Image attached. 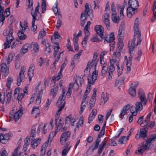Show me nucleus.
<instances>
[{
  "label": "nucleus",
  "mask_w": 156,
  "mask_h": 156,
  "mask_svg": "<svg viewBox=\"0 0 156 156\" xmlns=\"http://www.w3.org/2000/svg\"><path fill=\"white\" fill-rule=\"evenodd\" d=\"M85 10L82 13L80 19L81 21V25L83 27L85 25L87 19V16H90L91 20L93 18V11L89 7V5L87 3H86L85 5Z\"/></svg>",
  "instance_id": "nucleus-1"
},
{
  "label": "nucleus",
  "mask_w": 156,
  "mask_h": 156,
  "mask_svg": "<svg viewBox=\"0 0 156 156\" xmlns=\"http://www.w3.org/2000/svg\"><path fill=\"white\" fill-rule=\"evenodd\" d=\"M98 75V72L96 70L94 71L92 75H89L87 77L88 85L87 87V89L85 92L86 93H89L90 90L91 84H93L97 79Z\"/></svg>",
  "instance_id": "nucleus-2"
},
{
  "label": "nucleus",
  "mask_w": 156,
  "mask_h": 156,
  "mask_svg": "<svg viewBox=\"0 0 156 156\" xmlns=\"http://www.w3.org/2000/svg\"><path fill=\"white\" fill-rule=\"evenodd\" d=\"M138 25L139 24H134L133 28L134 35V38L132 41H133V42H135L136 40V45L140 44L142 40L141 38V32L139 30Z\"/></svg>",
  "instance_id": "nucleus-3"
},
{
  "label": "nucleus",
  "mask_w": 156,
  "mask_h": 156,
  "mask_svg": "<svg viewBox=\"0 0 156 156\" xmlns=\"http://www.w3.org/2000/svg\"><path fill=\"white\" fill-rule=\"evenodd\" d=\"M65 90L63 89L62 90V93L60 96L56 103V105H58V106L61 105L57 111L58 112H60L64 108L66 103L65 101L66 99V97L65 96Z\"/></svg>",
  "instance_id": "nucleus-4"
},
{
  "label": "nucleus",
  "mask_w": 156,
  "mask_h": 156,
  "mask_svg": "<svg viewBox=\"0 0 156 156\" xmlns=\"http://www.w3.org/2000/svg\"><path fill=\"white\" fill-rule=\"evenodd\" d=\"M26 70V68L24 66H22L21 70L19 73V76L17 78V85L20 86L21 84V82H22L24 76V73Z\"/></svg>",
  "instance_id": "nucleus-5"
},
{
  "label": "nucleus",
  "mask_w": 156,
  "mask_h": 156,
  "mask_svg": "<svg viewBox=\"0 0 156 156\" xmlns=\"http://www.w3.org/2000/svg\"><path fill=\"white\" fill-rule=\"evenodd\" d=\"M60 47L59 46L55 47L54 48V51L53 55V57L55 58L57 60H59L61 56H62L63 55L64 51L59 52Z\"/></svg>",
  "instance_id": "nucleus-6"
},
{
  "label": "nucleus",
  "mask_w": 156,
  "mask_h": 156,
  "mask_svg": "<svg viewBox=\"0 0 156 156\" xmlns=\"http://www.w3.org/2000/svg\"><path fill=\"white\" fill-rule=\"evenodd\" d=\"M23 111L22 110V107L20 108L17 112L13 114H12V112H10V117L12 118H13L16 122L22 116L23 114Z\"/></svg>",
  "instance_id": "nucleus-7"
},
{
  "label": "nucleus",
  "mask_w": 156,
  "mask_h": 156,
  "mask_svg": "<svg viewBox=\"0 0 156 156\" xmlns=\"http://www.w3.org/2000/svg\"><path fill=\"white\" fill-rule=\"evenodd\" d=\"M71 132L70 131H66L63 133L60 137V142L61 144H63L68 140L70 137Z\"/></svg>",
  "instance_id": "nucleus-8"
},
{
  "label": "nucleus",
  "mask_w": 156,
  "mask_h": 156,
  "mask_svg": "<svg viewBox=\"0 0 156 156\" xmlns=\"http://www.w3.org/2000/svg\"><path fill=\"white\" fill-rule=\"evenodd\" d=\"M147 129L146 128H144L141 129L139 134H136L135 136V138L137 140L139 139L140 138L144 139L147 137Z\"/></svg>",
  "instance_id": "nucleus-9"
},
{
  "label": "nucleus",
  "mask_w": 156,
  "mask_h": 156,
  "mask_svg": "<svg viewBox=\"0 0 156 156\" xmlns=\"http://www.w3.org/2000/svg\"><path fill=\"white\" fill-rule=\"evenodd\" d=\"M151 144L148 140L146 141L145 143H143L141 148L138 149L136 153L138 154H140L143 153L144 151L149 149Z\"/></svg>",
  "instance_id": "nucleus-10"
},
{
  "label": "nucleus",
  "mask_w": 156,
  "mask_h": 156,
  "mask_svg": "<svg viewBox=\"0 0 156 156\" xmlns=\"http://www.w3.org/2000/svg\"><path fill=\"white\" fill-rule=\"evenodd\" d=\"M135 46V42H133L132 41L130 45H129L128 46L129 50V54H130V56L129 57V61H127V63H131V61L133 58V56L132 54L133 53V51L134 50V47Z\"/></svg>",
  "instance_id": "nucleus-11"
},
{
  "label": "nucleus",
  "mask_w": 156,
  "mask_h": 156,
  "mask_svg": "<svg viewBox=\"0 0 156 156\" xmlns=\"http://www.w3.org/2000/svg\"><path fill=\"white\" fill-rule=\"evenodd\" d=\"M54 132H51L49 135V139H48L47 141L44 143L42 146L41 147L42 151H46V148L48 146L49 144H51L52 139L54 137Z\"/></svg>",
  "instance_id": "nucleus-12"
},
{
  "label": "nucleus",
  "mask_w": 156,
  "mask_h": 156,
  "mask_svg": "<svg viewBox=\"0 0 156 156\" xmlns=\"http://www.w3.org/2000/svg\"><path fill=\"white\" fill-rule=\"evenodd\" d=\"M121 53L119 51H116L114 52L112 55V59L110 60L112 63H115L116 61H119L120 59Z\"/></svg>",
  "instance_id": "nucleus-13"
},
{
  "label": "nucleus",
  "mask_w": 156,
  "mask_h": 156,
  "mask_svg": "<svg viewBox=\"0 0 156 156\" xmlns=\"http://www.w3.org/2000/svg\"><path fill=\"white\" fill-rule=\"evenodd\" d=\"M76 120L75 116L72 115H70L66 118V124L69 125L71 124L74 126L73 123H74Z\"/></svg>",
  "instance_id": "nucleus-14"
},
{
  "label": "nucleus",
  "mask_w": 156,
  "mask_h": 156,
  "mask_svg": "<svg viewBox=\"0 0 156 156\" xmlns=\"http://www.w3.org/2000/svg\"><path fill=\"white\" fill-rule=\"evenodd\" d=\"M70 143L69 142H67L63 148L62 151V156H66L69 150L72 146L71 145H70Z\"/></svg>",
  "instance_id": "nucleus-15"
},
{
  "label": "nucleus",
  "mask_w": 156,
  "mask_h": 156,
  "mask_svg": "<svg viewBox=\"0 0 156 156\" xmlns=\"http://www.w3.org/2000/svg\"><path fill=\"white\" fill-rule=\"evenodd\" d=\"M1 72L3 73L5 77L9 73V68L5 63H2L1 65Z\"/></svg>",
  "instance_id": "nucleus-16"
},
{
  "label": "nucleus",
  "mask_w": 156,
  "mask_h": 156,
  "mask_svg": "<svg viewBox=\"0 0 156 156\" xmlns=\"http://www.w3.org/2000/svg\"><path fill=\"white\" fill-rule=\"evenodd\" d=\"M137 9L133 8L132 7H128L127 9V16L128 17L131 18L135 13L137 12Z\"/></svg>",
  "instance_id": "nucleus-17"
},
{
  "label": "nucleus",
  "mask_w": 156,
  "mask_h": 156,
  "mask_svg": "<svg viewBox=\"0 0 156 156\" xmlns=\"http://www.w3.org/2000/svg\"><path fill=\"white\" fill-rule=\"evenodd\" d=\"M94 29L97 34H98L102 38L104 32L103 27L101 26L97 25L95 26Z\"/></svg>",
  "instance_id": "nucleus-18"
},
{
  "label": "nucleus",
  "mask_w": 156,
  "mask_h": 156,
  "mask_svg": "<svg viewBox=\"0 0 156 156\" xmlns=\"http://www.w3.org/2000/svg\"><path fill=\"white\" fill-rule=\"evenodd\" d=\"M97 63L98 62H97L92 61V60L89 61L87 64V66L85 70V71H89L91 68L93 67L95 69V70L94 71L96 70L97 71L96 69V66Z\"/></svg>",
  "instance_id": "nucleus-19"
},
{
  "label": "nucleus",
  "mask_w": 156,
  "mask_h": 156,
  "mask_svg": "<svg viewBox=\"0 0 156 156\" xmlns=\"http://www.w3.org/2000/svg\"><path fill=\"white\" fill-rule=\"evenodd\" d=\"M32 47L31 44H27L23 45L22 48L20 50V54L23 55L27 52Z\"/></svg>",
  "instance_id": "nucleus-20"
},
{
  "label": "nucleus",
  "mask_w": 156,
  "mask_h": 156,
  "mask_svg": "<svg viewBox=\"0 0 156 156\" xmlns=\"http://www.w3.org/2000/svg\"><path fill=\"white\" fill-rule=\"evenodd\" d=\"M130 105L128 104L124 106L121 111L120 115L121 116V118L122 119L125 114L127 112L128 110L130 108Z\"/></svg>",
  "instance_id": "nucleus-21"
},
{
  "label": "nucleus",
  "mask_w": 156,
  "mask_h": 156,
  "mask_svg": "<svg viewBox=\"0 0 156 156\" xmlns=\"http://www.w3.org/2000/svg\"><path fill=\"white\" fill-rule=\"evenodd\" d=\"M124 30L122 27L120 26L118 34V40L123 41L124 36Z\"/></svg>",
  "instance_id": "nucleus-22"
},
{
  "label": "nucleus",
  "mask_w": 156,
  "mask_h": 156,
  "mask_svg": "<svg viewBox=\"0 0 156 156\" xmlns=\"http://www.w3.org/2000/svg\"><path fill=\"white\" fill-rule=\"evenodd\" d=\"M129 7L137 9L139 6L138 2L137 0H129Z\"/></svg>",
  "instance_id": "nucleus-23"
},
{
  "label": "nucleus",
  "mask_w": 156,
  "mask_h": 156,
  "mask_svg": "<svg viewBox=\"0 0 156 156\" xmlns=\"http://www.w3.org/2000/svg\"><path fill=\"white\" fill-rule=\"evenodd\" d=\"M66 63L64 62L61 66L60 71L58 73V75L55 78V80H58L62 77V72L65 67L66 66Z\"/></svg>",
  "instance_id": "nucleus-24"
},
{
  "label": "nucleus",
  "mask_w": 156,
  "mask_h": 156,
  "mask_svg": "<svg viewBox=\"0 0 156 156\" xmlns=\"http://www.w3.org/2000/svg\"><path fill=\"white\" fill-rule=\"evenodd\" d=\"M40 112V111L39 107L38 106L34 107L32 109L31 114L33 116L36 118L39 115Z\"/></svg>",
  "instance_id": "nucleus-25"
},
{
  "label": "nucleus",
  "mask_w": 156,
  "mask_h": 156,
  "mask_svg": "<svg viewBox=\"0 0 156 156\" xmlns=\"http://www.w3.org/2000/svg\"><path fill=\"white\" fill-rule=\"evenodd\" d=\"M13 30L10 29L9 31V33L6 37V41L7 43L10 44L14 39L12 36Z\"/></svg>",
  "instance_id": "nucleus-26"
},
{
  "label": "nucleus",
  "mask_w": 156,
  "mask_h": 156,
  "mask_svg": "<svg viewBox=\"0 0 156 156\" xmlns=\"http://www.w3.org/2000/svg\"><path fill=\"white\" fill-rule=\"evenodd\" d=\"M115 39L114 34V33H112L108 35L105 39V42L111 43Z\"/></svg>",
  "instance_id": "nucleus-27"
},
{
  "label": "nucleus",
  "mask_w": 156,
  "mask_h": 156,
  "mask_svg": "<svg viewBox=\"0 0 156 156\" xmlns=\"http://www.w3.org/2000/svg\"><path fill=\"white\" fill-rule=\"evenodd\" d=\"M97 111L96 109L92 110L91 112L90 113L88 118V122L89 123H90L95 118V117L97 114Z\"/></svg>",
  "instance_id": "nucleus-28"
},
{
  "label": "nucleus",
  "mask_w": 156,
  "mask_h": 156,
  "mask_svg": "<svg viewBox=\"0 0 156 156\" xmlns=\"http://www.w3.org/2000/svg\"><path fill=\"white\" fill-rule=\"evenodd\" d=\"M41 140V139L40 138L35 139L32 138L31 142V145L32 147L34 149L35 148V147H36L40 143Z\"/></svg>",
  "instance_id": "nucleus-29"
},
{
  "label": "nucleus",
  "mask_w": 156,
  "mask_h": 156,
  "mask_svg": "<svg viewBox=\"0 0 156 156\" xmlns=\"http://www.w3.org/2000/svg\"><path fill=\"white\" fill-rule=\"evenodd\" d=\"M58 86H55L51 90L50 95V96H52L51 98L52 99H54L55 97L56 96L58 91Z\"/></svg>",
  "instance_id": "nucleus-30"
},
{
  "label": "nucleus",
  "mask_w": 156,
  "mask_h": 156,
  "mask_svg": "<svg viewBox=\"0 0 156 156\" xmlns=\"http://www.w3.org/2000/svg\"><path fill=\"white\" fill-rule=\"evenodd\" d=\"M27 87H26L23 89V93H20L19 94L17 97V99L18 101H20L24 97V95H27V94L28 91L27 90Z\"/></svg>",
  "instance_id": "nucleus-31"
},
{
  "label": "nucleus",
  "mask_w": 156,
  "mask_h": 156,
  "mask_svg": "<svg viewBox=\"0 0 156 156\" xmlns=\"http://www.w3.org/2000/svg\"><path fill=\"white\" fill-rule=\"evenodd\" d=\"M153 16L151 18V20L154 22L156 20V1H154L153 5Z\"/></svg>",
  "instance_id": "nucleus-32"
},
{
  "label": "nucleus",
  "mask_w": 156,
  "mask_h": 156,
  "mask_svg": "<svg viewBox=\"0 0 156 156\" xmlns=\"http://www.w3.org/2000/svg\"><path fill=\"white\" fill-rule=\"evenodd\" d=\"M112 20L113 22L116 23H118L119 22L120 19L119 16H116V13L113 12L112 14Z\"/></svg>",
  "instance_id": "nucleus-33"
},
{
  "label": "nucleus",
  "mask_w": 156,
  "mask_h": 156,
  "mask_svg": "<svg viewBox=\"0 0 156 156\" xmlns=\"http://www.w3.org/2000/svg\"><path fill=\"white\" fill-rule=\"evenodd\" d=\"M42 90V89H41L36 99L35 104L37 105L40 104L41 103V98L43 93Z\"/></svg>",
  "instance_id": "nucleus-34"
},
{
  "label": "nucleus",
  "mask_w": 156,
  "mask_h": 156,
  "mask_svg": "<svg viewBox=\"0 0 156 156\" xmlns=\"http://www.w3.org/2000/svg\"><path fill=\"white\" fill-rule=\"evenodd\" d=\"M136 107H134V109L136 111L140 112L143 109V105L141 102L138 101L136 103Z\"/></svg>",
  "instance_id": "nucleus-35"
},
{
  "label": "nucleus",
  "mask_w": 156,
  "mask_h": 156,
  "mask_svg": "<svg viewBox=\"0 0 156 156\" xmlns=\"http://www.w3.org/2000/svg\"><path fill=\"white\" fill-rule=\"evenodd\" d=\"M108 66L107 64H103L101 71L102 76H104L105 75L108 70Z\"/></svg>",
  "instance_id": "nucleus-36"
},
{
  "label": "nucleus",
  "mask_w": 156,
  "mask_h": 156,
  "mask_svg": "<svg viewBox=\"0 0 156 156\" xmlns=\"http://www.w3.org/2000/svg\"><path fill=\"white\" fill-rule=\"evenodd\" d=\"M37 125L35 124L32 128L31 130V133L30 134V137L34 138L35 137V136L36 134V127Z\"/></svg>",
  "instance_id": "nucleus-37"
},
{
  "label": "nucleus",
  "mask_w": 156,
  "mask_h": 156,
  "mask_svg": "<svg viewBox=\"0 0 156 156\" xmlns=\"http://www.w3.org/2000/svg\"><path fill=\"white\" fill-rule=\"evenodd\" d=\"M18 35L20 40H24L27 38V36L23 33V31L19 30L18 33Z\"/></svg>",
  "instance_id": "nucleus-38"
},
{
  "label": "nucleus",
  "mask_w": 156,
  "mask_h": 156,
  "mask_svg": "<svg viewBox=\"0 0 156 156\" xmlns=\"http://www.w3.org/2000/svg\"><path fill=\"white\" fill-rule=\"evenodd\" d=\"M40 6L38 4V6H37L35 8V11H34V12H31V14L33 17V18L34 17L36 19V17L37 16V14L39 13V9Z\"/></svg>",
  "instance_id": "nucleus-39"
},
{
  "label": "nucleus",
  "mask_w": 156,
  "mask_h": 156,
  "mask_svg": "<svg viewBox=\"0 0 156 156\" xmlns=\"http://www.w3.org/2000/svg\"><path fill=\"white\" fill-rule=\"evenodd\" d=\"M123 41L118 40V46L117 48L116 51H119V52L121 51L123 46Z\"/></svg>",
  "instance_id": "nucleus-40"
},
{
  "label": "nucleus",
  "mask_w": 156,
  "mask_h": 156,
  "mask_svg": "<svg viewBox=\"0 0 156 156\" xmlns=\"http://www.w3.org/2000/svg\"><path fill=\"white\" fill-rule=\"evenodd\" d=\"M134 106H130V110L132 114V116H136L137 115L138 112H140L136 111V109H134Z\"/></svg>",
  "instance_id": "nucleus-41"
},
{
  "label": "nucleus",
  "mask_w": 156,
  "mask_h": 156,
  "mask_svg": "<svg viewBox=\"0 0 156 156\" xmlns=\"http://www.w3.org/2000/svg\"><path fill=\"white\" fill-rule=\"evenodd\" d=\"M45 54L46 55L50 53L51 49L50 47L51 45L49 43L47 42L45 44Z\"/></svg>",
  "instance_id": "nucleus-42"
},
{
  "label": "nucleus",
  "mask_w": 156,
  "mask_h": 156,
  "mask_svg": "<svg viewBox=\"0 0 156 156\" xmlns=\"http://www.w3.org/2000/svg\"><path fill=\"white\" fill-rule=\"evenodd\" d=\"M129 93L132 96H134L136 95V89L133 87H130L129 89Z\"/></svg>",
  "instance_id": "nucleus-43"
},
{
  "label": "nucleus",
  "mask_w": 156,
  "mask_h": 156,
  "mask_svg": "<svg viewBox=\"0 0 156 156\" xmlns=\"http://www.w3.org/2000/svg\"><path fill=\"white\" fill-rule=\"evenodd\" d=\"M42 12L44 13L46 10V4L45 0H42L41 3Z\"/></svg>",
  "instance_id": "nucleus-44"
},
{
  "label": "nucleus",
  "mask_w": 156,
  "mask_h": 156,
  "mask_svg": "<svg viewBox=\"0 0 156 156\" xmlns=\"http://www.w3.org/2000/svg\"><path fill=\"white\" fill-rule=\"evenodd\" d=\"M55 6L54 7H53V10L55 14L59 15L60 11H58L57 8L58 5V2L57 1L55 3Z\"/></svg>",
  "instance_id": "nucleus-45"
},
{
  "label": "nucleus",
  "mask_w": 156,
  "mask_h": 156,
  "mask_svg": "<svg viewBox=\"0 0 156 156\" xmlns=\"http://www.w3.org/2000/svg\"><path fill=\"white\" fill-rule=\"evenodd\" d=\"M36 19H37L35 18L34 17L32 19L31 30L34 31H35L37 29V26L35 25V22Z\"/></svg>",
  "instance_id": "nucleus-46"
},
{
  "label": "nucleus",
  "mask_w": 156,
  "mask_h": 156,
  "mask_svg": "<svg viewBox=\"0 0 156 156\" xmlns=\"http://www.w3.org/2000/svg\"><path fill=\"white\" fill-rule=\"evenodd\" d=\"M46 34V32L44 29H43L41 30V32H40L38 36V39H41L45 36Z\"/></svg>",
  "instance_id": "nucleus-47"
},
{
  "label": "nucleus",
  "mask_w": 156,
  "mask_h": 156,
  "mask_svg": "<svg viewBox=\"0 0 156 156\" xmlns=\"http://www.w3.org/2000/svg\"><path fill=\"white\" fill-rule=\"evenodd\" d=\"M83 117H81L80 119L77 123L76 126L77 128H79L80 127H81L83 125Z\"/></svg>",
  "instance_id": "nucleus-48"
},
{
  "label": "nucleus",
  "mask_w": 156,
  "mask_h": 156,
  "mask_svg": "<svg viewBox=\"0 0 156 156\" xmlns=\"http://www.w3.org/2000/svg\"><path fill=\"white\" fill-rule=\"evenodd\" d=\"M128 139V137L126 138V136H123L119 140V143L121 144H123L124 142H126Z\"/></svg>",
  "instance_id": "nucleus-49"
},
{
  "label": "nucleus",
  "mask_w": 156,
  "mask_h": 156,
  "mask_svg": "<svg viewBox=\"0 0 156 156\" xmlns=\"http://www.w3.org/2000/svg\"><path fill=\"white\" fill-rule=\"evenodd\" d=\"M151 144L156 140V134L151 135L149 139L147 140Z\"/></svg>",
  "instance_id": "nucleus-50"
},
{
  "label": "nucleus",
  "mask_w": 156,
  "mask_h": 156,
  "mask_svg": "<svg viewBox=\"0 0 156 156\" xmlns=\"http://www.w3.org/2000/svg\"><path fill=\"white\" fill-rule=\"evenodd\" d=\"M12 135V134L10 133L6 134L5 135H4V140L6 142V143L8 140L10 139L11 138Z\"/></svg>",
  "instance_id": "nucleus-51"
},
{
  "label": "nucleus",
  "mask_w": 156,
  "mask_h": 156,
  "mask_svg": "<svg viewBox=\"0 0 156 156\" xmlns=\"http://www.w3.org/2000/svg\"><path fill=\"white\" fill-rule=\"evenodd\" d=\"M88 103V102L87 101V102H85V103H84V102H82L81 105L80 110V112L81 114L83 112L84 109L86 108V105Z\"/></svg>",
  "instance_id": "nucleus-52"
},
{
  "label": "nucleus",
  "mask_w": 156,
  "mask_h": 156,
  "mask_svg": "<svg viewBox=\"0 0 156 156\" xmlns=\"http://www.w3.org/2000/svg\"><path fill=\"white\" fill-rule=\"evenodd\" d=\"M138 95L140 98L145 97V93L142 89H140L139 90Z\"/></svg>",
  "instance_id": "nucleus-53"
},
{
  "label": "nucleus",
  "mask_w": 156,
  "mask_h": 156,
  "mask_svg": "<svg viewBox=\"0 0 156 156\" xmlns=\"http://www.w3.org/2000/svg\"><path fill=\"white\" fill-rule=\"evenodd\" d=\"M83 51L82 50H81L78 53L76 54L73 58V60L74 61L79 59L80 57V56L81 55Z\"/></svg>",
  "instance_id": "nucleus-54"
},
{
  "label": "nucleus",
  "mask_w": 156,
  "mask_h": 156,
  "mask_svg": "<svg viewBox=\"0 0 156 156\" xmlns=\"http://www.w3.org/2000/svg\"><path fill=\"white\" fill-rule=\"evenodd\" d=\"M13 80L12 77H9L8 78L7 81L6 83V86L8 88L10 87L11 84L12 83Z\"/></svg>",
  "instance_id": "nucleus-55"
},
{
  "label": "nucleus",
  "mask_w": 156,
  "mask_h": 156,
  "mask_svg": "<svg viewBox=\"0 0 156 156\" xmlns=\"http://www.w3.org/2000/svg\"><path fill=\"white\" fill-rule=\"evenodd\" d=\"M54 38L53 39V38H51V40L53 43H55L54 40L56 39H59L60 37V35L58 32H55L54 34Z\"/></svg>",
  "instance_id": "nucleus-56"
},
{
  "label": "nucleus",
  "mask_w": 156,
  "mask_h": 156,
  "mask_svg": "<svg viewBox=\"0 0 156 156\" xmlns=\"http://www.w3.org/2000/svg\"><path fill=\"white\" fill-rule=\"evenodd\" d=\"M131 63H126V66L127 67L126 73L128 74L129 73L131 70Z\"/></svg>",
  "instance_id": "nucleus-57"
},
{
  "label": "nucleus",
  "mask_w": 156,
  "mask_h": 156,
  "mask_svg": "<svg viewBox=\"0 0 156 156\" xmlns=\"http://www.w3.org/2000/svg\"><path fill=\"white\" fill-rule=\"evenodd\" d=\"M108 97L107 95L105 96V98H101L100 105H102L103 103L104 104H105L108 101Z\"/></svg>",
  "instance_id": "nucleus-58"
},
{
  "label": "nucleus",
  "mask_w": 156,
  "mask_h": 156,
  "mask_svg": "<svg viewBox=\"0 0 156 156\" xmlns=\"http://www.w3.org/2000/svg\"><path fill=\"white\" fill-rule=\"evenodd\" d=\"M98 55V53L97 52H95L94 54L93 58L92 60V61L98 62V59H97V57Z\"/></svg>",
  "instance_id": "nucleus-59"
},
{
  "label": "nucleus",
  "mask_w": 156,
  "mask_h": 156,
  "mask_svg": "<svg viewBox=\"0 0 156 156\" xmlns=\"http://www.w3.org/2000/svg\"><path fill=\"white\" fill-rule=\"evenodd\" d=\"M13 59V56L12 54L10 53L9 54L7 59V64H9L11 62Z\"/></svg>",
  "instance_id": "nucleus-60"
},
{
  "label": "nucleus",
  "mask_w": 156,
  "mask_h": 156,
  "mask_svg": "<svg viewBox=\"0 0 156 156\" xmlns=\"http://www.w3.org/2000/svg\"><path fill=\"white\" fill-rule=\"evenodd\" d=\"M51 102V100H49V99H48L46 102V105L44 107V109L47 110L49 107V105H50Z\"/></svg>",
  "instance_id": "nucleus-61"
},
{
  "label": "nucleus",
  "mask_w": 156,
  "mask_h": 156,
  "mask_svg": "<svg viewBox=\"0 0 156 156\" xmlns=\"http://www.w3.org/2000/svg\"><path fill=\"white\" fill-rule=\"evenodd\" d=\"M5 93L2 95L1 93H0V101L2 104H4L5 103Z\"/></svg>",
  "instance_id": "nucleus-62"
},
{
  "label": "nucleus",
  "mask_w": 156,
  "mask_h": 156,
  "mask_svg": "<svg viewBox=\"0 0 156 156\" xmlns=\"http://www.w3.org/2000/svg\"><path fill=\"white\" fill-rule=\"evenodd\" d=\"M39 45L37 43H35L34 44L33 49L35 52H38L39 50Z\"/></svg>",
  "instance_id": "nucleus-63"
},
{
  "label": "nucleus",
  "mask_w": 156,
  "mask_h": 156,
  "mask_svg": "<svg viewBox=\"0 0 156 156\" xmlns=\"http://www.w3.org/2000/svg\"><path fill=\"white\" fill-rule=\"evenodd\" d=\"M0 154H1L0 156H7V153L5 149L3 148L1 149Z\"/></svg>",
  "instance_id": "nucleus-64"
}]
</instances>
